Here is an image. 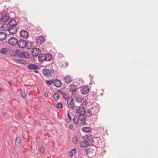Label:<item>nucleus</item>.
<instances>
[{
	"mask_svg": "<svg viewBox=\"0 0 158 158\" xmlns=\"http://www.w3.org/2000/svg\"><path fill=\"white\" fill-rule=\"evenodd\" d=\"M46 83L48 85H50L52 84V83L53 84V81L52 80H51L50 81H46Z\"/></svg>",
	"mask_w": 158,
	"mask_h": 158,
	"instance_id": "35",
	"label": "nucleus"
},
{
	"mask_svg": "<svg viewBox=\"0 0 158 158\" xmlns=\"http://www.w3.org/2000/svg\"><path fill=\"white\" fill-rule=\"evenodd\" d=\"M89 77H90V78H91V77H92V75H90L89 76Z\"/></svg>",
	"mask_w": 158,
	"mask_h": 158,
	"instance_id": "50",
	"label": "nucleus"
},
{
	"mask_svg": "<svg viewBox=\"0 0 158 158\" xmlns=\"http://www.w3.org/2000/svg\"><path fill=\"white\" fill-rule=\"evenodd\" d=\"M67 116H68V117L69 118V119L70 120H71V118L69 115V112L68 113H67Z\"/></svg>",
	"mask_w": 158,
	"mask_h": 158,
	"instance_id": "43",
	"label": "nucleus"
},
{
	"mask_svg": "<svg viewBox=\"0 0 158 158\" xmlns=\"http://www.w3.org/2000/svg\"><path fill=\"white\" fill-rule=\"evenodd\" d=\"M1 52L5 55L7 54L8 53L7 50L6 48H2L1 49Z\"/></svg>",
	"mask_w": 158,
	"mask_h": 158,
	"instance_id": "31",
	"label": "nucleus"
},
{
	"mask_svg": "<svg viewBox=\"0 0 158 158\" xmlns=\"http://www.w3.org/2000/svg\"><path fill=\"white\" fill-rule=\"evenodd\" d=\"M87 113H88L89 114H88V115L89 116H92V111L91 110H88Z\"/></svg>",
	"mask_w": 158,
	"mask_h": 158,
	"instance_id": "39",
	"label": "nucleus"
},
{
	"mask_svg": "<svg viewBox=\"0 0 158 158\" xmlns=\"http://www.w3.org/2000/svg\"><path fill=\"white\" fill-rule=\"evenodd\" d=\"M69 89V90L71 92L72 94L74 96V94L73 93L76 91L77 89V87L74 84L70 85Z\"/></svg>",
	"mask_w": 158,
	"mask_h": 158,
	"instance_id": "12",
	"label": "nucleus"
},
{
	"mask_svg": "<svg viewBox=\"0 0 158 158\" xmlns=\"http://www.w3.org/2000/svg\"><path fill=\"white\" fill-rule=\"evenodd\" d=\"M81 92L83 94H87L89 92V89L87 86H84L81 88Z\"/></svg>",
	"mask_w": 158,
	"mask_h": 158,
	"instance_id": "10",
	"label": "nucleus"
},
{
	"mask_svg": "<svg viewBox=\"0 0 158 158\" xmlns=\"http://www.w3.org/2000/svg\"><path fill=\"white\" fill-rule=\"evenodd\" d=\"M53 97L54 100L56 101L58 100L60 98V97L57 93L54 94L53 95Z\"/></svg>",
	"mask_w": 158,
	"mask_h": 158,
	"instance_id": "33",
	"label": "nucleus"
},
{
	"mask_svg": "<svg viewBox=\"0 0 158 158\" xmlns=\"http://www.w3.org/2000/svg\"><path fill=\"white\" fill-rule=\"evenodd\" d=\"M90 141L91 142L93 141L92 139H89L87 141H85L81 142L80 144V147L81 148H85L88 145H91V144H92V143H90L89 142Z\"/></svg>",
	"mask_w": 158,
	"mask_h": 158,
	"instance_id": "5",
	"label": "nucleus"
},
{
	"mask_svg": "<svg viewBox=\"0 0 158 158\" xmlns=\"http://www.w3.org/2000/svg\"><path fill=\"white\" fill-rule=\"evenodd\" d=\"M18 42L17 39L14 37H10L8 41V44L11 45H16L17 44Z\"/></svg>",
	"mask_w": 158,
	"mask_h": 158,
	"instance_id": "4",
	"label": "nucleus"
},
{
	"mask_svg": "<svg viewBox=\"0 0 158 158\" xmlns=\"http://www.w3.org/2000/svg\"><path fill=\"white\" fill-rule=\"evenodd\" d=\"M76 99L77 102L78 103H81L83 100V98L81 97H79V96L76 98Z\"/></svg>",
	"mask_w": 158,
	"mask_h": 158,
	"instance_id": "29",
	"label": "nucleus"
},
{
	"mask_svg": "<svg viewBox=\"0 0 158 158\" xmlns=\"http://www.w3.org/2000/svg\"><path fill=\"white\" fill-rule=\"evenodd\" d=\"M35 71H34V72L35 73H39V71L38 70H36L35 69Z\"/></svg>",
	"mask_w": 158,
	"mask_h": 158,
	"instance_id": "46",
	"label": "nucleus"
},
{
	"mask_svg": "<svg viewBox=\"0 0 158 158\" xmlns=\"http://www.w3.org/2000/svg\"><path fill=\"white\" fill-rule=\"evenodd\" d=\"M95 109V110H94V111L95 110L96 111V113H98V112H99L98 110L96 108Z\"/></svg>",
	"mask_w": 158,
	"mask_h": 158,
	"instance_id": "47",
	"label": "nucleus"
},
{
	"mask_svg": "<svg viewBox=\"0 0 158 158\" xmlns=\"http://www.w3.org/2000/svg\"><path fill=\"white\" fill-rule=\"evenodd\" d=\"M43 74L45 76L48 77H52V75L54 73V70L53 69H44L42 71Z\"/></svg>",
	"mask_w": 158,
	"mask_h": 158,
	"instance_id": "1",
	"label": "nucleus"
},
{
	"mask_svg": "<svg viewBox=\"0 0 158 158\" xmlns=\"http://www.w3.org/2000/svg\"><path fill=\"white\" fill-rule=\"evenodd\" d=\"M31 54L34 57H36L40 55L41 53L40 50L38 48H35L32 49Z\"/></svg>",
	"mask_w": 158,
	"mask_h": 158,
	"instance_id": "3",
	"label": "nucleus"
},
{
	"mask_svg": "<svg viewBox=\"0 0 158 158\" xmlns=\"http://www.w3.org/2000/svg\"><path fill=\"white\" fill-rule=\"evenodd\" d=\"M56 106L58 108H61L63 107V105L62 103L60 102L56 104Z\"/></svg>",
	"mask_w": 158,
	"mask_h": 158,
	"instance_id": "34",
	"label": "nucleus"
},
{
	"mask_svg": "<svg viewBox=\"0 0 158 158\" xmlns=\"http://www.w3.org/2000/svg\"><path fill=\"white\" fill-rule=\"evenodd\" d=\"M76 153V148H73L71 150L70 152V156L72 157Z\"/></svg>",
	"mask_w": 158,
	"mask_h": 158,
	"instance_id": "28",
	"label": "nucleus"
},
{
	"mask_svg": "<svg viewBox=\"0 0 158 158\" xmlns=\"http://www.w3.org/2000/svg\"><path fill=\"white\" fill-rule=\"evenodd\" d=\"M58 91L59 92L60 94L63 96V97L64 99H67V100H68V99L69 98V97L66 95V94L64 93L61 90H59Z\"/></svg>",
	"mask_w": 158,
	"mask_h": 158,
	"instance_id": "24",
	"label": "nucleus"
},
{
	"mask_svg": "<svg viewBox=\"0 0 158 158\" xmlns=\"http://www.w3.org/2000/svg\"><path fill=\"white\" fill-rule=\"evenodd\" d=\"M44 38L42 36H40L36 39V43L38 44H41L44 42Z\"/></svg>",
	"mask_w": 158,
	"mask_h": 158,
	"instance_id": "18",
	"label": "nucleus"
},
{
	"mask_svg": "<svg viewBox=\"0 0 158 158\" xmlns=\"http://www.w3.org/2000/svg\"><path fill=\"white\" fill-rule=\"evenodd\" d=\"M22 52L19 50L16 49L14 53L15 54L18 56L20 57V54H21Z\"/></svg>",
	"mask_w": 158,
	"mask_h": 158,
	"instance_id": "32",
	"label": "nucleus"
},
{
	"mask_svg": "<svg viewBox=\"0 0 158 158\" xmlns=\"http://www.w3.org/2000/svg\"><path fill=\"white\" fill-rule=\"evenodd\" d=\"M7 35L3 32H0V40L3 41L7 38Z\"/></svg>",
	"mask_w": 158,
	"mask_h": 158,
	"instance_id": "17",
	"label": "nucleus"
},
{
	"mask_svg": "<svg viewBox=\"0 0 158 158\" xmlns=\"http://www.w3.org/2000/svg\"><path fill=\"white\" fill-rule=\"evenodd\" d=\"M8 24H3L1 26V28L4 31H6L8 30V28L7 26Z\"/></svg>",
	"mask_w": 158,
	"mask_h": 158,
	"instance_id": "26",
	"label": "nucleus"
},
{
	"mask_svg": "<svg viewBox=\"0 0 158 158\" xmlns=\"http://www.w3.org/2000/svg\"><path fill=\"white\" fill-rule=\"evenodd\" d=\"M8 31L11 34H15L17 31V28L15 26H12L9 28Z\"/></svg>",
	"mask_w": 158,
	"mask_h": 158,
	"instance_id": "11",
	"label": "nucleus"
},
{
	"mask_svg": "<svg viewBox=\"0 0 158 158\" xmlns=\"http://www.w3.org/2000/svg\"><path fill=\"white\" fill-rule=\"evenodd\" d=\"M64 78L65 81L67 83H69L71 81L72 79L71 78L68 76L64 77Z\"/></svg>",
	"mask_w": 158,
	"mask_h": 158,
	"instance_id": "27",
	"label": "nucleus"
},
{
	"mask_svg": "<svg viewBox=\"0 0 158 158\" xmlns=\"http://www.w3.org/2000/svg\"><path fill=\"white\" fill-rule=\"evenodd\" d=\"M44 54H40L38 57V60L40 62H43L44 61Z\"/></svg>",
	"mask_w": 158,
	"mask_h": 158,
	"instance_id": "23",
	"label": "nucleus"
},
{
	"mask_svg": "<svg viewBox=\"0 0 158 158\" xmlns=\"http://www.w3.org/2000/svg\"><path fill=\"white\" fill-rule=\"evenodd\" d=\"M20 36L23 38H27L28 37V32L25 30H22L19 33Z\"/></svg>",
	"mask_w": 158,
	"mask_h": 158,
	"instance_id": "7",
	"label": "nucleus"
},
{
	"mask_svg": "<svg viewBox=\"0 0 158 158\" xmlns=\"http://www.w3.org/2000/svg\"><path fill=\"white\" fill-rule=\"evenodd\" d=\"M26 41L24 40H21L18 41L17 44L19 47L20 48H23L26 47Z\"/></svg>",
	"mask_w": 158,
	"mask_h": 158,
	"instance_id": "6",
	"label": "nucleus"
},
{
	"mask_svg": "<svg viewBox=\"0 0 158 158\" xmlns=\"http://www.w3.org/2000/svg\"><path fill=\"white\" fill-rule=\"evenodd\" d=\"M67 103L69 107L72 109H74V103L73 99L71 96L69 97V98L67 100Z\"/></svg>",
	"mask_w": 158,
	"mask_h": 158,
	"instance_id": "2",
	"label": "nucleus"
},
{
	"mask_svg": "<svg viewBox=\"0 0 158 158\" xmlns=\"http://www.w3.org/2000/svg\"><path fill=\"white\" fill-rule=\"evenodd\" d=\"M27 64V62L26 60H20V64Z\"/></svg>",
	"mask_w": 158,
	"mask_h": 158,
	"instance_id": "36",
	"label": "nucleus"
},
{
	"mask_svg": "<svg viewBox=\"0 0 158 158\" xmlns=\"http://www.w3.org/2000/svg\"><path fill=\"white\" fill-rule=\"evenodd\" d=\"M13 60L14 62H16L17 63L20 64V59H14Z\"/></svg>",
	"mask_w": 158,
	"mask_h": 158,
	"instance_id": "38",
	"label": "nucleus"
},
{
	"mask_svg": "<svg viewBox=\"0 0 158 158\" xmlns=\"http://www.w3.org/2000/svg\"><path fill=\"white\" fill-rule=\"evenodd\" d=\"M17 24V22L15 20L11 19L9 21V24L11 27L15 26Z\"/></svg>",
	"mask_w": 158,
	"mask_h": 158,
	"instance_id": "20",
	"label": "nucleus"
},
{
	"mask_svg": "<svg viewBox=\"0 0 158 158\" xmlns=\"http://www.w3.org/2000/svg\"><path fill=\"white\" fill-rule=\"evenodd\" d=\"M44 94V96H45L46 97H48V94L47 93H45Z\"/></svg>",
	"mask_w": 158,
	"mask_h": 158,
	"instance_id": "45",
	"label": "nucleus"
},
{
	"mask_svg": "<svg viewBox=\"0 0 158 158\" xmlns=\"http://www.w3.org/2000/svg\"><path fill=\"white\" fill-rule=\"evenodd\" d=\"M21 95L24 98L26 96V94L25 93H23L21 94Z\"/></svg>",
	"mask_w": 158,
	"mask_h": 158,
	"instance_id": "44",
	"label": "nucleus"
},
{
	"mask_svg": "<svg viewBox=\"0 0 158 158\" xmlns=\"http://www.w3.org/2000/svg\"><path fill=\"white\" fill-rule=\"evenodd\" d=\"M73 120L74 123L76 124H77L78 123V118L77 117H74L73 118Z\"/></svg>",
	"mask_w": 158,
	"mask_h": 158,
	"instance_id": "37",
	"label": "nucleus"
},
{
	"mask_svg": "<svg viewBox=\"0 0 158 158\" xmlns=\"http://www.w3.org/2000/svg\"><path fill=\"white\" fill-rule=\"evenodd\" d=\"M27 68L30 70H34L38 69V66L35 64H29L27 65Z\"/></svg>",
	"mask_w": 158,
	"mask_h": 158,
	"instance_id": "14",
	"label": "nucleus"
},
{
	"mask_svg": "<svg viewBox=\"0 0 158 158\" xmlns=\"http://www.w3.org/2000/svg\"><path fill=\"white\" fill-rule=\"evenodd\" d=\"M85 112V108L83 107H80L79 109L77 110V112L79 115L84 114Z\"/></svg>",
	"mask_w": 158,
	"mask_h": 158,
	"instance_id": "13",
	"label": "nucleus"
},
{
	"mask_svg": "<svg viewBox=\"0 0 158 158\" xmlns=\"http://www.w3.org/2000/svg\"><path fill=\"white\" fill-rule=\"evenodd\" d=\"M26 47L28 49H33V43L30 41L26 42Z\"/></svg>",
	"mask_w": 158,
	"mask_h": 158,
	"instance_id": "15",
	"label": "nucleus"
},
{
	"mask_svg": "<svg viewBox=\"0 0 158 158\" xmlns=\"http://www.w3.org/2000/svg\"><path fill=\"white\" fill-rule=\"evenodd\" d=\"M91 130V128L89 127H84L82 128V131L85 133L89 132Z\"/></svg>",
	"mask_w": 158,
	"mask_h": 158,
	"instance_id": "22",
	"label": "nucleus"
},
{
	"mask_svg": "<svg viewBox=\"0 0 158 158\" xmlns=\"http://www.w3.org/2000/svg\"><path fill=\"white\" fill-rule=\"evenodd\" d=\"M30 57L29 53L28 52L25 51L22 52L21 54H20V58H25L28 59Z\"/></svg>",
	"mask_w": 158,
	"mask_h": 158,
	"instance_id": "9",
	"label": "nucleus"
},
{
	"mask_svg": "<svg viewBox=\"0 0 158 158\" xmlns=\"http://www.w3.org/2000/svg\"><path fill=\"white\" fill-rule=\"evenodd\" d=\"M90 143H92V144H91V145H93L94 143V141H92V142H91L90 141L89 142Z\"/></svg>",
	"mask_w": 158,
	"mask_h": 158,
	"instance_id": "48",
	"label": "nucleus"
},
{
	"mask_svg": "<svg viewBox=\"0 0 158 158\" xmlns=\"http://www.w3.org/2000/svg\"><path fill=\"white\" fill-rule=\"evenodd\" d=\"M69 127L72 130H74V127H73V126L72 124H70L69 125Z\"/></svg>",
	"mask_w": 158,
	"mask_h": 158,
	"instance_id": "41",
	"label": "nucleus"
},
{
	"mask_svg": "<svg viewBox=\"0 0 158 158\" xmlns=\"http://www.w3.org/2000/svg\"><path fill=\"white\" fill-rule=\"evenodd\" d=\"M22 114L21 113H18V114H17V116L18 117L20 118H21L22 117Z\"/></svg>",
	"mask_w": 158,
	"mask_h": 158,
	"instance_id": "42",
	"label": "nucleus"
},
{
	"mask_svg": "<svg viewBox=\"0 0 158 158\" xmlns=\"http://www.w3.org/2000/svg\"><path fill=\"white\" fill-rule=\"evenodd\" d=\"M53 85L55 86L59 87L61 86V84L60 81L56 79L53 81Z\"/></svg>",
	"mask_w": 158,
	"mask_h": 158,
	"instance_id": "21",
	"label": "nucleus"
},
{
	"mask_svg": "<svg viewBox=\"0 0 158 158\" xmlns=\"http://www.w3.org/2000/svg\"><path fill=\"white\" fill-rule=\"evenodd\" d=\"M5 12L3 11V12L1 13V15L2 16L1 21L3 22H5L7 21L9 19V17L8 15H5Z\"/></svg>",
	"mask_w": 158,
	"mask_h": 158,
	"instance_id": "8",
	"label": "nucleus"
},
{
	"mask_svg": "<svg viewBox=\"0 0 158 158\" xmlns=\"http://www.w3.org/2000/svg\"><path fill=\"white\" fill-rule=\"evenodd\" d=\"M77 136L75 135L73 136V137L72 138V142L74 144H76L77 142Z\"/></svg>",
	"mask_w": 158,
	"mask_h": 158,
	"instance_id": "30",
	"label": "nucleus"
},
{
	"mask_svg": "<svg viewBox=\"0 0 158 158\" xmlns=\"http://www.w3.org/2000/svg\"><path fill=\"white\" fill-rule=\"evenodd\" d=\"M8 83L11 85V86L12 85L11 84L10 82V81H9L8 82Z\"/></svg>",
	"mask_w": 158,
	"mask_h": 158,
	"instance_id": "49",
	"label": "nucleus"
},
{
	"mask_svg": "<svg viewBox=\"0 0 158 158\" xmlns=\"http://www.w3.org/2000/svg\"><path fill=\"white\" fill-rule=\"evenodd\" d=\"M21 139L19 137H17L15 139V143L17 146H19L20 145Z\"/></svg>",
	"mask_w": 158,
	"mask_h": 158,
	"instance_id": "25",
	"label": "nucleus"
},
{
	"mask_svg": "<svg viewBox=\"0 0 158 158\" xmlns=\"http://www.w3.org/2000/svg\"><path fill=\"white\" fill-rule=\"evenodd\" d=\"M39 151L41 152H44V148H40Z\"/></svg>",
	"mask_w": 158,
	"mask_h": 158,
	"instance_id": "40",
	"label": "nucleus"
},
{
	"mask_svg": "<svg viewBox=\"0 0 158 158\" xmlns=\"http://www.w3.org/2000/svg\"><path fill=\"white\" fill-rule=\"evenodd\" d=\"M85 151H86V152H87V149H85Z\"/></svg>",
	"mask_w": 158,
	"mask_h": 158,
	"instance_id": "51",
	"label": "nucleus"
},
{
	"mask_svg": "<svg viewBox=\"0 0 158 158\" xmlns=\"http://www.w3.org/2000/svg\"><path fill=\"white\" fill-rule=\"evenodd\" d=\"M1 90H2L1 89V88H0V92H1Z\"/></svg>",
	"mask_w": 158,
	"mask_h": 158,
	"instance_id": "52",
	"label": "nucleus"
},
{
	"mask_svg": "<svg viewBox=\"0 0 158 158\" xmlns=\"http://www.w3.org/2000/svg\"><path fill=\"white\" fill-rule=\"evenodd\" d=\"M44 61H50L52 59V55L49 53L44 54Z\"/></svg>",
	"mask_w": 158,
	"mask_h": 158,
	"instance_id": "16",
	"label": "nucleus"
},
{
	"mask_svg": "<svg viewBox=\"0 0 158 158\" xmlns=\"http://www.w3.org/2000/svg\"><path fill=\"white\" fill-rule=\"evenodd\" d=\"M86 119V115L84 114H80L78 116V120H80L82 122H85Z\"/></svg>",
	"mask_w": 158,
	"mask_h": 158,
	"instance_id": "19",
	"label": "nucleus"
}]
</instances>
